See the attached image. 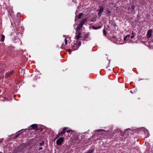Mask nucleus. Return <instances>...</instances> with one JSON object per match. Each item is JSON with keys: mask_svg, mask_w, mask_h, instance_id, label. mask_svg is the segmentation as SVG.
I'll return each mask as SVG.
<instances>
[{"mask_svg": "<svg viewBox=\"0 0 153 153\" xmlns=\"http://www.w3.org/2000/svg\"><path fill=\"white\" fill-rule=\"evenodd\" d=\"M76 36L75 37V39H81L82 40L83 38V33H82L80 32H78L76 33Z\"/></svg>", "mask_w": 153, "mask_h": 153, "instance_id": "f257e3e1", "label": "nucleus"}, {"mask_svg": "<svg viewBox=\"0 0 153 153\" xmlns=\"http://www.w3.org/2000/svg\"><path fill=\"white\" fill-rule=\"evenodd\" d=\"M68 128L67 127L64 128L62 131L58 134L56 136V139L58 138L60 136L63 135L65 133L66 131Z\"/></svg>", "mask_w": 153, "mask_h": 153, "instance_id": "f03ea898", "label": "nucleus"}, {"mask_svg": "<svg viewBox=\"0 0 153 153\" xmlns=\"http://www.w3.org/2000/svg\"><path fill=\"white\" fill-rule=\"evenodd\" d=\"M64 138L63 137H60L57 139L56 141V144L58 145H60L63 141Z\"/></svg>", "mask_w": 153, "mask_h": 153, "instance_id": "7ed1b4c3", "label": "nucleus"}, {"mask_svg": "<svg viewBox=\"0 0 153 153\" xmlns=\"http://www.w3.org/2000/svg\"><path fill=\"white\" fill-rule=\"evenodd\" d=\"M152 29L150 30H148L146 35L147 38H150L151 37L152 35Z\"/></svg>", "mask_w": 153, "mask_h": 153, "instance_id": "20e7f679", "label": "nucleus"}, {"mask_svg": "<svg viewBox=\"0 0 153 153\" xmlns=\"http://www.w3.org/2000/svg\"><path fill=\"white\" fill-rule=\"evenodd\" d=\"M83 25L82 24H79L78 26L76 28V31H78L79 30H81L82 29Z\"/></svg>", "mask_w": 153, "mask_h": 153, "instance_id": "39448f33", "label": "nucleus"}, {"mask_svg": "<svg viewBox=\"0 0 153 153\" xmlns=\"http://www.w3.org/2000/svg\"><path fill=\"white\" fill-rule=\"evenodd\" d=\"M78 48L79 47L77 46V44L75 43L72 46V49L74 51L77 50Z\"/></svg>", "mask_w": 153, "mask_h": 153, "instance_id": "423d86ee", "label": "nucleus"}, {"mask_svg": "<svg viewBox=\"0 0 153 153\" xmlns=\"http://www.w3.org/2000/svg\"><path fill=\"white\" fill-rule=\"evenodd\" d=\"M31 126L33 129H37L38 126L36 124H32Z\"/></svg>", "mask_w": 153, "mask_h": 153, "instance_id": "0eeeda50", "label": "nucleus"}, {"mask_svg": "<svg viewBox=\"0 0 153 153\" xmlns=\"http://www.w3.org/2000/svg\"><path fill=\"white\" fill-rule=\"evenodd\" d=\"M13 73V71H11L9 72H8L6 73V75L7 76H10Z\"/></svg>", "mask_w": 153, "mask_h": 153, "instance_id": "6e6552de", "label": "nucleus"}, {"mask_svg": "<svg viewBox=\"0 0 153 153\" xmlns=\"http://www.w3.org/2000/svg\"><path fill=\"white\" fill-rule=\"evenodd\" d=\"M88 33H86L83 35V38L82 39V40H84L85 39L88 38Z\"/></svg>", "mask_w": 153, "mask_h": 153, "instance_id": "1a4fd4ad", "label": "nucleus"}, {"mask_svg": "<svg viewBox=\"0 0 153 153\" xmlns=\"http://www.w3.org/2000/svg\"><path fill=\"white\" fill-rule=\"evenodd\" d=\"M87 19H84L82 20L81 21L80 24H82V25H83L84 23L86 22Z\"/></svg>", "mask_w": 153, "mask_h": 153, "instance_id": "9d476101", "label": "nucleus"}, {"mask_svg": "<svg viewBox=\"0 0 153 153\" xmlns=\"http://www.w3.org/2000/svg\"><path fill=\"white\" fill-rule=\"evenodd\" d=\"M130 38V35H127L124 38V41H126L127 39L128 40Z\"/></svg>", "mask_w": 153, "mask_h": 153, "instance_id": "9b49d317", "label": "nucleus"}, {"mask_svg": "<svg viewBox=\"0 0 153 153\" xmlns=\"http://www.w3.org/2000/svg\"><path fill=\"white\" fill-rule=\"evenodd\" d=\"M148 46L151 48H153L152 43V42H149L148 44Z\"/></svg>", "mask_w": 153, "mask_h": 153, "instance_id": "f8f14e48", "label": "nucleus"}, {"mask_svg": "<svg viewBox=\"0 0 153 153\" xmlns=\"http://www.w3.org/2000/svg\"><path fill=\"white\" fill-rule=\"evenodd\" d=\"M103 10V7H100V9L99 10H98L97 11L99 12H100L102 13Z\"/></svg>", "mask_w": 153, "mask_h": 153, "instance_id": "ddd939ff", "label": "nucleus"}, {"mask_svg": "<svg viewBox=\"0 0 153 153\" xmlns=\"http://www.w3.org/2000/svg\"><path fill=\"white\" fill-rule=\"evenodd\" d=\"M5 39V36L3 35H2L1 36V42H3L4 40Z\"/></svg>", "mask_w": 153, "mask_h": 153, "instance_id": "4468645a", "label": "nucleus"}, {"mask_svg": "<svg viewBox=\"0 0 153 153\" xmlns=\"http://www.w3.org/2000/svg\"><path fill=\"white\" fill-rule=\"evenodd\" d=\"M83 15V14L82 13H79L77 16V17L78 19H81Z\"/></svg>", "mask_w": 153, "mask_h": 153, "instance_id": "2eb2a0df", "label": "nucleus"}, {"mask_svg": "<svg viewBox=\"0 0 153 153\" xmlns=\"http://www.w3.org/2000/svg\"><path fill=\"white\" fill-rule=\"evenodd\" d=\"M93 28L94 29L96 30V29H99L101 27V26H98V27H94V26H93Z\"/></svg>", "mask_w": 153, "mask_h": 153, "instance_id": "dca6fc26", "label": "nucleus"}, {"mask_svg": "<svg viewBox=\"0 0 153 153\" xmlns=\"http://www.w3.org/2000/svg\"><path fill=\"white\" fill-rule=\"evenodd\" d=\"M132 35L131 36V39H133L134 37V34L133 32H132Z\"/></svg>", "mask_w": 153, "mask_h": 153, "instance_id": "f3484780", "label": "nucleus"}, {"mask_svg": "<svg viewBox=\"0 0 153 153\" xmlns=\"http://www.w3.org/2000/svg\"><path fill=\"white\" fill-rule=\"evenodd\" d=\"M77 46L79 47V46H80L81 45V42L80 41H79L78 44Z\"/></svg>", "mask_w": 153, "mask_h": 153, "instance_id": "a211bd4d", "label": "nucleus"}, {"mask_svg": "<svg viewBox=\"0 0 153 153\" xmlns=\"http://www.w3.org/2000/svg\"><path fill=\"white\" fill-rule=\"evenodd\" d=\"M131 9L133 10H134L135 9V7L134 5H132L131 6Z\"/></svg>", "mask_w": 153, "mask_h": 153, "instance_id": "6ab92c4d", "label": "nucleus"}, {"mask_svg": "<svg viewBox=\"0 0 153 153\" xmlns=\"http://www.w3.org/2000/svg\"><path fill=\"white\" fill-rule=\"evenodd\" d=\"M111 11H110V10H107V13L108 14H110V13H111Z\"/></svg>", "mask_w": 153, "mask_h": 153, "instance_id": "aec40b11", "label": "nucleus"}, {"mask_svg": "<svg viewBox=\"0 0 153 153\" xmlns=\"http://www.w3.org/2000/svg\"><path fill=\"white\" fill-rule=\"evenodd\" d=\"M103 33L104 35L106 36V33L105 30H103Z\"/></svg>", "mask_w": 153, "mask_h": 153, "instance_id": "412c9836", "label": "nucleus"}, {"mask_svg": "<svg viewBox=\"0 0 153 153\" xmlns=\"http://www.w3.org/2000/svg\"><path fill=\"white\" fill-rule=\"evenodd\" d=\"M65 44L67 45V40L66 38H65Z\"/></svg>", "mask_w": 153, "mask_h": 153, "instance_id": "4be33fe9", "label": "nucleus"}, {"mask_svg": "<svg viewBox=\"0 0 153 153\" xmlns=\"http://www.w3.org/2000/svg\"><path fill=\"white\" fill-rule=\"evenodd\" d=\"M103 130H102V129H99V130H96V131H97V132H98V131H103Z\"/></svg>", "mask_w": 153, "mask_h": 153, "instance_id": "5701e85b", "label": "nucleus"}, {"mask_svg": "<svg viewBox=\"0 0 153 153\" xmlns=\"http://www.w3.org/2000/svg\"><path fill=\"white\" fill-rule=\"evenodd\" d=\"M102 13H101L100 12H99L98 15L100 17L101 16Z\"/></svg>", "mask_w": 153, "mask_h": 153, "instance_id": "b1692460", "label": "nucleus"}, {"mask_svg": "<svg viewBox=\"0 0 153 153\" xmlns=\"http://www.w3.org/2000/svg\"><path fill=\"white\" fill-rule=\"evenodd\" d=\"M72 131V130H68L67 131H66V132L68 133V132H70L71 131Z\"/></svg>", "mask_w": 153, "mask_h": 153, "instance_id": "393cba45", "label": "nucleus"}, {"mask_svg": "<svg viewBox=\"0 0 153 153\" xmlns=\"http://www.w3.org/2000/svg\"><path fill=\"white\" fill-rule=\"evenodd\" d=\"M112 6L114 7H115L116 6V4H112Z\"/></svg>", "mask_w": 153, "mask_h": 153, "instance_id": "a878e982", "label": "nucleus"}, {"mask_svg": "<svg viewBox=\"0 0 153 153\" xmlns=\"http://www.w3.org/2000/svg\"><path fill=\"white\" fill-rule=\"evenodd\" d=\"M146 132L147 134V136L146 137H148L149 136V135H148V131L147 130H146Z\"/></svg>", "mask_w": 153, "mask_h": 153, "instance_id": "bb28decb", "label": "nucleus"}, {"mask_svg": "<svg viewBox=\"0 0 153 153\" xmlns=\"http://www.w3.org/2000/svg\"><path fill=\"white\" fill-rule=\"evenodd\" d=\"M43 144H44V143L42 142V143H40V146H42Z\"/></svg>", "mask_w": 153, "mask_h": 153, "instance_id": "cd10ccee", "label": "nucleus"}, {"mask_svg": "<svg viewBox=\"0 0 153 153\" xmlns=\"http://www.w3.org/2000/svg\"><path fill=\"white\" fill-rule=\"evenodd\" d=\"M42 149V147H40L39 149V150H41Z\"/></svg>", "mask_w": 153, "mask_h": 153, "instance_id": "c85d7f7f", "label": "nucleus"}, {"mask_svg": "<svg viewBox=\"0 0 153 153\" xmlns=\"http://www.w3.org/2000/svg\"><path fill=\"white\" fill-rule=\"evenodd\" d=\"M19 134H18V135H16V137H17L19 135Z\"/></svg>", "mask_w": 153, "mask_h": 153, "instance_id": "c756f323", "label": "nucleus"}, {"mask_svg": "<svg viewBox=\"0 0 153 153\" xmlns=\"http://www.w3.org/2000/svg\"><path fill=\"white\" fill-rule=\"evenodd\" d=\"M129 129H128L125 130V132H126L127 130H128Z\"/></svg>", "mask_w": 153, "mask_h": 153, "instance_id": "7c9ffc66", "label": "nucleus"}, {"mask_svg": "<svg viewBox=\"0 0 153 153\" xmlns=\"http://www.w3.org/2000/svg\"><path fill=\"white\" fill-rule=\"evenodd\" d=\"M127 42H129L128 41V40L127 41Z\"/></svg>", "mask_w": 153, "mask_h": 153, "instance_id": "2f4dec72", "label": "nucleus"}, {"mask_svg": "<svg viewBox=\"0 0 153 153\" xmlns=\"http://www.w3.org/2000/svg\"><path fill=\"white\" fill-rule=\"evenodd\" d=\"M0 73H1V72H0Z\"/></svg>", "mask_w": 153, "mask_h": 153, "instance_id": "473e14b6", "label": "nucleus"}, {"mask_svg": "<svg viewBox=\"0 0 153 153\" xmlns=\"http://www.w3.org/2000/svg\"><path fill=\"white\" fill-rule=\"evenodd\" d=\"M0 153H1L0 152Z\"/></svg>", "mask_w": 153, "mask_h": 153, "instance_id": "72a5a7b5", "label": "nucleus"}]
</instances>
